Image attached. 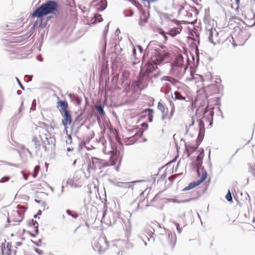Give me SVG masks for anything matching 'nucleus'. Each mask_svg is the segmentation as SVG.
I'll use <instances>...</instances> for the list:
<instances>
[{
    "mask_svg": "<svg viewBox=\"0 0 255 255\" xmlns=\"http://www.w3.org/2000/svg\"><path fill=\"white\" fill-rule=\"evenodd\" d=\"M164 48L165 46H162L152 48L153 51L151 52L150 59L145 65L144 71L143 72L141 70L137 80L132 83L131 86L134 90L141 91L146 88L148 82L152 81L150 74L155 70V65H160L169 57V53L165 52Z\"/></svg>",
    "mask_w": 255,
    "mask_h": 255,
    "instance_id": "obj_1",
    "label": "nucleus"
},
{
    "mask_svg": "<svg viewBox=\"0 0 255 255\" xmlns=\"http://www.w3.org/2000/svg\"><path fill=\"white\" fill-rule=\"evenodd\" d=\"M59 3L54 0H47L37 7L30 16L32 17H37L42 20L44 16L50 14L56 15L59 13Z\"/></svg>",
    "mask_w": 255,
    "mask_h": 255,
    "instance_id": "obj_2",
    "label": "nucleus"
},
{
    "mask_svg": "<svg viewBox=\"0 0 255 255\" xmlns=\"http://www.w3.org/2000/svg\"><path fill=\"white\" fill-rule=\"evenodd\" d=\"M119 153H111L110 156L111 162L108 163L105 160L100 159L97 157H92L91 160L89 161L88 165L87 171L91 173V171H95L97 169H101L102 168L107 166L109 165H114L119 158Z\"/></svg>",
    "mask_w": 255,
    "mask_h": 255,
    "instance_id": "obj_3",
    "label": "nucleus"
},
{
    "mask_svg": "<svg viewBox=\"0 0 255 255\" xmlns=\"http://www.w3.org/2000/svg\"><path fill=\"white\" fill-rule=\"evenodd\" d=\"M171 65L172 74L178 78L183 76L188 68L187 66L184 65V58L182 56L176 57Z\"/></svg>",
    "mask_w": 255,
    "mask_h": 255,
    "instance_id": "obj_4",
    "label": "nucleus"
},
{
    "mask_svg": "<svg viewBox=\"0 0 255 255\" xmlns=\"http://www.w3.org/2000/svg\"><path fill=\"white\" fill-rule=\"evenodd\" d=\"M108 242L106 237H101L95 242L93 248L100 254H102L108 249Z\"/></svg>",
    "mask_w": 255,
    "mask_h": 255,
    "instance_id": "obj_5",
    "label": "nucleus"
},
{
    "mask_svg": "<svg viewBox=\"0 0 255 255\" xmlns=\"http://www.w3.org/2000/svg\"><path fill=\"white\" fill-rule=\"evenodd\" d=\"M47 132L48 133V134L47 133H43L40 135L41 140L44 144V145H43V148L46 152L48 151V148L46 146V144L48 145L51 144L53 147H54L56 143L55 137L50 136V133L48 131Z\"/></svg>",
    "mask_w": 255,
    "mask_h": 255,
    "instance_id": "obj_6",
    "label": "nucleus"
},
{
    "mask_svg": "<svg viewBox=\"0 0 255 255\" xmlns=\"http://www.w3.org/2000/svg\"><path fill=\"white\" fill-rule=\"evenodd\" d=\"M205 34L208 36V40L210 42L216 44L218 41L217 36L218 33L215 28H212L211 25H207L205 28Z\"/></svg>",
    "mask_w": 255,
    "mask_h": 255,
    "instance_id": "obj_7",
    "label": "nucleus"
},
{
    "mask_svg": "<svg viewBox=\"0 0 255 255\" xmlns=\"http://www.w3.org/2000/svg\"><path fill=\"white\" fill-rule=\"evenodd\" d=\"M62 116L64 118V120H62V124L64 126V130L66 132H67V125H70L72 123V119L70 111L68 110L62 113Z\"/></svg>",
    "mask_w": 255,
    "mask_h": 255,
    "instance_id": "obj_8",
    "label": "nucleus"
},
{
    "mask_svg": "<svg viewBox=\"0 0 255 255\" xmlns=\"http://www.w3.org/2000/svg\"><path fill=\"white\" fill-rule=\"evenodd\" d=\"M204 149H202L201 153L196 157V161L194 163V167L196 168L197 174L198 176L200 175V169L202 167L203 163V158L204 157Z\"/></svg>",
    "mask_w": 255,
    "mask_h": 255,
    "instance_id": "obj_9",
    "label": "nucleus"
},
{
    "mask_svg": "<svg viewBox=\"0 0 255 255\" xmlns=\"http://www.w3.org/2000/svg\"><path fill=\"white\" fill-rule=\"evenodd\" d=\"M198 122L199 127V133L197 138H198V142H201L203 139L205 134V129L204 123V121H202L201 119L199 120Z\"/></svg>",
    "mask_w": 255,
    "mask_h": 255,
    "instance_id": "obj_10",
    "label": "nucleus"
},
{
    "mask_svg": "<svg viewBox=\"0 0 255 255\" xmlns=\"http://www.w3.org/2000/svg\"><path fill=\"white\" fill-rule=\"evenodd\" d=\"M143 133V130L142 129H136V132L134 135L131 136L128 138V140L130 142V144H132L135 142L139 138L141 137Z\"/></svg>",
    "mask_w": 255,
    "mask_h": 255,
    "instance_id": "obj_11",
    "label": "nucleus"
},
{
    "mask_svg": "<svg viewBox=\"0 0 255 255\" xmlns=\"http://www.w3.org/2000/svg\"><path fill=\"white\" fill-rule=\"evenodd\" d=\"M198 138H197L196 139V146L194 145H189L187 146L185 144V150L187 152V156L189 157L193 152L196 150V149L198 148L201 142H198Z\"/></svg>",
    "mask_w": 255,
    "mask_h": 255,
    "instance_id": "obj_12",
    "label": "nucleus"
},
{
    "mask_svg": "<svg viewBox=\"0 0 255 255\" xmlns=\"http://www.w3.org/2000/svg\"><path fill=\"white\" fill-rule=\"evenodd\" d=\"M109 23H108L107 25L105 26L104 32H103V39L104 41V44L103 46V50L102 53L103 55H105L106 51V46H107V35L108 34L109 31Z\"/></svg>",
    "mask_w": 255,
    "mask_h": 255,
    "instance_id": "obj_13",
    "label": "nucleus"
},
{
    "mask_svg": "<svg viewBox=\"0 0 255 255\" xmlns=\"http://www.w3.org/2000/svg\"><path fill=\"white\" fill-rule=\"evenodd\" d=\"M32 141L34 143V148L35 149V154L41 156V153H38L41 149V144L38 137L34 136L32 139Z\"/></svg>",
    "mask_w": 255,
    "mask_h": 255,
    "instance_id": "obj_14",
    "label": "nucleus"
},
{
    "mask_svg": "<svg viewBox=\"0 0 255 255\" xmlns=\"http://www.w3.org/2000/svg\"><path fill=\"white\" fill-rule=\"evenodd\" d=\"M57 106L60 108V112H64L69 110L68 104L66 100H59L57 102Z\"/></svg>",
    "mask_w": 255,
    "mask_h": 255,
    "instance_id": "obj_15",
    "label": "nucleus"
},
{
    "mask_svg": "<svg viewBox=\"0 0 255 255\" xmlns=\"http://www.w3.org/2000/svg\"><path fill=\"white\" fill-rule=\"evenodd\" d=\"M178 10V14H183L185 11H188L189 8H190V5L188 4L186 1L182 3L179 5Z\"/></svg>",
    "mask_w": 255,
    "mask_h": 255,
    "instance_id": "obj_16",
    "label": "nucleus"
},
{
    "mask_svg": "<svg viewBox=\"0 0 255 255\" xmlns=\"http://www.w3.org/2000/svg\"><path fill=\"white\" fill-rule=\"evenodd\" d=\"M182 29V27L181 26H180L178 27H175L173 28H171L168 32V34L170 35L172 37H174L176 36L177 34H179L180 32L181 31Z\"/></svg>",
    "mask_w": 255,
    "mask_h": 255,
    "instance_id": "obj_17",
    "label": "nucleus"
},
{
    "mask_svg": "<svg viewBox=\"0 0 255 255\" xmlns=\"http://www.w3.org/2000/svg\"><path fill=\"white\" fill-rule=\"evenodd\" d=\"M117 221L120 222V219L119 218L118 214H112V216L110 217V220L109 225L110 226H113L115 225Z\"/></svg>",
    "mask_w": 255,
    "mask_h": 255,
    "instance_id": "obj_18",
    "label": "nucleus"
},
{
    "mask_svg": "<svg viewBox=\"0 0 255 255\" xmlns=\"http://www.w3.org/2000/svg\"><path fill=\"white\" fill-rule=\"evenodd\" d=\"M202 173L201 178L196 181L199 185L203 183L207 179L208 176V173L205 170H204V167L202 168Z\"/></svg>",
    "mask_w": 255,
    "mask_h": 255,
    "instance_id": "obj_19",
    "label": "nucleus"
},
{
    "mask_svg": "<svg viewBox=\"0 0 255 255\" xmlns=\"http://www.w3.org/2000/svg\"><path fill=\"white\" fill-rule=\"evenodd\" d=\"M28 225L29 227H33L34 229V232L36 234L38 233V224L36 220L32 219L31 221L28 223Z\"/></svg>",
    "mask_w": 255,
    "mask_h": 255,
    "instance_id": "obj_20",
    "label": "nucleus"
},
{
    "mask_svg": "<svg viewBox=\"0 0 255 255\" xmlns=\"http://www.w3.org/2000/svg\"><path fill=\"white\" fill-rule=\"evenodd\" d=\"M14 213L16 214L18 217V218L16 219V220L14 221L16 222H18V223H20L22 221L24 218V211H20L17 210L15 212H14Z\"/></svg>",
    "mask_w": 255,
    "mask_h": 255,
    "instance_id": "obj_21",
    "label": "nucleus"
},
{
    "mask_svg": "<svg viewBox=\"0 0 255 255\" xmlns=\"http://www.w3.org/2000/svg\"><path fill=\"white\" fill-rule=\"evenodd\" d=\"M95 107L99 114L102 117L105 115L104 106L102 105H95Z\"/></svg>",
    "mask_w": 255,
    "mask_h": 255,
    "instance_id": "obj_22",
    "label": "nucleus"
},
{
    "mask_svg": "<svg viewBox=\"0 0 255 255\" xmlns=\"http://www.w3.org/2000/svg\"><path fill=\"white\" fill-rule=\"evenodd\" d=\"M199 185V184L197 183V181H194L190 183L186 187H185L184 188L182 189L183 191H186L189 190H191L195 187Z\"/></svg>",
    "mask_w": 255,
    "mask_h": 255,
    "instance_id": "obj_23",
    "label": "nucleus"
},
{
    "mask_svg": "<svg viewBox=\"0 0 255 255\" xmlns=\"http://www.w3.org/2000/svg\"><path fill=\"white\" fill-rule=\"evenodd\" d=\"M6 241H4L5 242ZM1 252L2 253V255H11V250L9 249H5V243H2L1 245Z\"/></svg>",
    "mask_w": 255,
    "mask_h": 255,
    "instance_id": "obj_24",
    "label": "nucleus"
},
{
    "mask_svg": "<svg viewBox=\"0 0 255 255\" xmlns=\"http://www.w3.org/2000/svg\"><path fill=\"white\" fill-rule=\"evenodd\" d=\"M149 16V13H147V16L145 17H142V16H140L139 20L138 22V24L140 26H142L144 25L145 23H147L148 21V19Z\"/></svg>",
    "mask_w": 255,
    "mask_h": 255,
    "instance_id": "obj_25",
    "label": "nucleus"
},
{
    "mask_svg": "<svg viewBox=\"0 0 255 255\" xmlns=\"http://www.w3.org/2000/svg\"><path fill=\"white\" fill-rule=\"evenodd\" d=\"M157 65H155V69L153 71V72L150 74L152 77V81H150L152 83L153 82V79H157L158 78L159 75H160V72L157 70L156 66Z\"/></svg>",
    "mask_w": 255,
    "mask_h": 255,
    "instance_id": "obj_26",
    "label": "nucleus"
},
{
    "mask_svg": "<svg viewBox=\"0 0 255 255\" xmlns=\"http://www.w3.org/2000/svg\"><path fill=\"white\" fill-rule=\"evenodd\" d=\"M161 80L169 81L173 84H175L177 82V80L176 79L169 76H164L161 78Z\"/></svg>",
    "mask_w": 255,
    "mask_h": 255,
    "instance_id": "obj_27",
    "label": "nucleus"
},
{
    "mask_svg": "<svg viewBox=\"0 0 255 255\" xmlns=\"http://www.w3.org/2000/svg\"><path fill=\"white\" fill-rule=\"evenodd\" d=\"M172 98L174 100H186V97L182 96L181 94L179 93V92L176 91L174 92V98L172 97Z\"/></svg>",
    "mask_w": 255,
    "mask_h": 255,
    "instance_id": "obj_28",
    "label": "nucleus"
},
{
    "mask_svg": "<svg viewBox=\"0 0 255 255\" xmlns=\"http://www.w3.org/2000/svg\"><path fill=\"white\" fill-rule=\"evenodd\" d=\"M85 112V109H83L82 110H81L80 114H79L75 118V123H78L80 122L81 121H82V120H83L82 116Z\"/></svg>",
    "mask_w": 255,
    "mask_h": 255,
    "instance_id": "obj_29",
    "label": "nucleus"
},
{
    "mask_svg": "<svg viewBox=\"0 0 255 255\" xmlns=\"http://www.w3.org/2000/svg\"><path fill=\"white\" fill-rule=\"evenodd\" d=\"M142 182V181L139 180V181H134L129 182H122V184H125V185H128V188H130L131 189H133L135 183H137V182Z\"/></svg>",
    "mask_w": 255,
    "mask_h": 255,
    "instance_id": "obj_30",
    "label": "nucleus"
},
{
    "mask_svg": "<svg viewBox=\"0 0 255 255\" xmlns=\"http://www.w3.org/2000/svg\"><path fill=\"white\" fill-rule=\"evenodd\" d=\"M157 109L161 112L162 114L166 113L165 112V109L164 105L160 102L158 103Z\"/></svg>",
    "mask_w": 255,
    "mask_h": 255,
    "instance_id": "obj_31",
    "label": "nucleus"
},
{
    "mask_svg": "<svg viewBox=\"0 0 255 255\" xmlns=\"http://www.w3.org/2000/svg\"><path fill=\"white\" fill-rule=\"evenodd\" d=\"M225 198L228 201L233 202V198L230 190H228V191L225 196Z\"/></svg>",
    "mask_w": 255,
    "mask_h": 255,
    "instance_id": "obj_32",
    "label": "nucleus"
},
{
    "mask_svg": "<svg viewBox=\"0 0 255 255\" xmlns=\"http://www.w3.org/2000/svg\"><path fill=\"white\" fill-rule=\"evenodd\" d=\"M131 3L138 8L139 10L142 8L141 4H140V3L136 0H133Z\"/></svg>",
    "mask_w": 255,
    "mask_h": 255,
    "instance_id": "obj_33",
    "label": "nucleus"
},
{
    "mask_svg": "<svg viewBox=\"0 0 255 255\" xmlns=\"http://www.w3.org/2000/svg\"><path fill=\"white\" fill-rule=\"evenodd\" d=\"M143 113H148V116H153V114L154 113V110L152 109L147 108L144 110Z\"/></svg>",
    "mask_w": 255,
    "mask_h": 255,
    "instance_id": "obj_34",
    "label": "nucleus"
},
{
    "mask_svg": "<svg viewBox=\"0 0 255 255\" xmlns=\"http://www.w3.org/2000/svg\"><path fill=\"white\" fill-rule=\"evenodd\" d=\"M124 13L125 16L126 17L131 16L133 14V11L131 9L125 10Z\"/></svg>",
    "mask_w": 255,
    "mask_h": 255,
    "instance_id": "obj_35",
    "label": "nucleus"
},
{
    "mask_svg": "<svg viewBox=\"0 0 255 255\" xmlns=\"http://www.w3.org/2000/svg\"><path fill=\"white\" fill-rule=\"evenodd\" d=\"M173 224L175 225L176 227V230L177 231V232L180 234L181 233V231L182 230V229L180 227V225L178 223H177V222H175V221H174L173 222Z\"/></svg>",
    "mask_w": 255,
    "mask_h": 255,
    "instance_id": "obj_36",
    "label": "nucleus"
},
{
    "mask_svg": "<svg viewBox=\"0 0 255 255\" xmlns=\"http://www.w3.org/2000/svg\"><path fill=\"white\" fill-rule=\"evenodd\" d=\"M189 10H190L191 12H193L196 15H197L199 13L198 9L195 6H191L189 8Z\"/></svg>",
    "mask_w": 255,
    "mask_h": 255,
    "instance_id": "obj_37",
    "label": "nucleus"
},
{
    "mask_svg": "<svg viewBox=\"0 0 255 255\" xmlns=\"http://www.w3.org/2000/svg\"><path fill=\"white\" fill-rule=\"evenodd\" d=\"M103 18L102 17V15L101 14H97L95 16V20L97 22H100L102 21Z\"/></svg>",
    "mask_w": 255,
    "mask_h": 255,
    "instance_id": "obj_38",
    "label": "nucleus"
},
{
    "mask_svg": "<svg viewBox=\"0 0 255 255\" xmlns=\"http://www.w3.org/2000/svg\"><path fill=\"white\" fill-rule=\"evenodd\" d=\"M183 14L187 16L188 17H191L192 16V13L190 10H189L188 11H185Z\"/></svg>",
    "mask_w": 255,
    "mask_h": 255,
    "instance_id": "obj_39",
    "label": "nucleus"
},
{
    "mask_svg": "<svg viewBox=\"0 0 255 255\" xmlns=\"http://www.w3.org/2000/svg\"><path fill=\"white\" fill-rule=\"evenodd\" d=\"M159 33L163 36L165 41H166L168 39V36L166 35V33L162 29L160 30Z\"/></svg>",
    "mask_w": 255,
    "mask_h": 255,
    "instance_id": "obj_40",
    "label": "nucleus"
},
{
    "mask_svg": "<svg viewBox=\"0 0 255 255\" xmlns=\"http://www.w3.org/2000/svg\"><path fill=\"white\" fill-rule=\"evenodd\" d=\"M139 10L141 13L140 16H142V17H145L147 16V14H146L145 10L143 9L142 8L140 9Z\"/></svg>",
    "mask_w": 255,
    "mask_h": 255,
    "instance_id": "obj_41",
    "label": "nucleus"
},
{
    "mask_svg": "<svg viewBox=\"0 0 255 255\" xmlns=\"http://www.w3.org/2000/svg\"><path fill=\"white\" fill-rule=\"evenodd\" d=\"M40 169V167L39 165H36V166H35V167L34 168V173L33 174V177H36V174L39 171Z\"/></svg>",
    "mask_w": 255,
    "mask_h": 255,
    "instance_id": "obj_42",
    "label": "nucleus"
},
{
    "mask_svg": "<svg viewBox=\"0 0 255 255\" xmlns=\"http://www.w3.org/2000/svg\"><path fill=\"white\" fill-rule=\"evenodd\" d=\"M9 178H10L9 176H4L0 179V183H3L6 181H7L9 180Z\"/></svg>",
    "mask_w": 255,
    "mask_h": 255,
    "instance_id": "obj_43",
    "label": "nucleus"
},
{
    "mask_svg": "<svg viewBox=\"0 0 255 255\" xmlns=\"http://www.w3.org/2000/svg\"><path fill=\"white\" fill-rule=\"evenodd\" d=\"M211 111H210L209 114L207 116H208L210 119H213V117H214V112L213 110L215 109V108H211Z\"/></svg>",
    "mask_w": 255,
    "mask_h": 255,
    "instance_id": "obj_44",
    "label": "nucleus"
},
{
    "mask_svg": "<svg viewBox=\"0 0 255 255\" xmlns=\"http://www.w3.org/2000/svg\"><path fill=\"white\" fill-rule=\"evenodd\" d=\"M66 134L67 135V137H68V139L66 140V143L67 144H71L72 143V136L71 135H69L68 134V132H66Z\"/></svg>",
    "mask_w": 255,
    "mask_h": 255,
    "instance_id": "obj_45",
    "label": "nucleus"
},
{
    "mask_svg": "<svg viewBox=\"0 0 255 255\" xmlns=\"http://www.w3.org/2000/svg\"><path fill=\"white\" fill-rule=\"evenodd\" d=\"M36 100L35 99H34L32 102V105H31V107L30 110L35 111V108H36Z\"/></svg>",
    "mask_w": 255,
    "mask_h": 255,
    "instance_id": "obj_46",
    "label": "nucleus"
},
{
    "mask_svg": "<svg viewBox=\"0 0 255 255\" xmlns=\"http://www.w3.org/2000/svg\"><path fill=\"white\" fill-rule=\"evenodd\" d=\"M209 88L210 89H214L215 90V92H218L219 91V89L217 87V86L216 85V84H212V85H211L210 86H209Z\"/></svg>",
    "mask_w": 255,
    "mask_h": 255,
    "instance_id": "obj_47",
    "label": "nucleus"
},
{
    "mask_svg": "<svg viewBox=\"0 0 255 255\" xmlns=\"http://www.w3.org/2000/svg\"><path fill=\"white\" fill-rule=\"evenodd\" d=\"M78 7L79 9H80L82 10V12L83 13H85L87 10V7L84 6H82L81 5H78Z\"/></svg>",
    "mask_w": 255,
    "mask_h": 255,
    "instance_id": "obj_48",
    "label": "nucleus"
},
{
    "mask_svg": "<svg viewBox=\"0 0 255 255\" xmlns=\"http://www.w3.org/2000/svg\"><path fill=\"white\" fill-rule=\"evenodd\" d=\"M209 106H207L203 110V116H206V114L210 111L211 110V109H209Z\"/></svg>",
    "mask_w": 255,
    "mask_h": 255,
    "instance_id": "obj_49",
    "label": "nucleus"
},
{
    "mask_svg": "<svg viewBox=\"0 0 255 255\" xmlns=\"http://www.w3.org/2000/svg\"><path fill=\"white\" fill-rule=\"evenodd\" d=\"M174 113V107L173 106V107L172 108L171 110V111H170V115H169V116L168 118L169 120H171V119L172 118V116L173 115Z\"/></svg>",
    "mask_w": 255,
    "mask_h": 255,
    "instance_id": "obj_50",
    "label": "nucleus"
},
{
    "mask_svg": "<svg viewBox=\"0 0 255 255\" xmlns=\"http://www.w3.org/2000/svg\"><path fill=\"white\" fill-rule=\"evenodd\" d=\"M166 177V174L165 173H163L161 176L159 177V178L157 180V183H158L161 180H163Z\"/></svg>",
    "mask_w": 255,
    "mask_h": 255,
    "instance_id": "obj_51",
    "label": "nucleus"
},
{
    "mask_svg": "<svg viewBox=\"0 0 255 255\" xmlns=\"http://www.w3.org/2000/svg\"><path fill=\"white\" fill-rule=\"evenodd\" d=\"M90 105V103L89 101V99L87 97H85V109L86 110V108L87 106H89Z\"/></svg>",
    "mask_w": 255,
    "mask_h": 255,
    "instance_id": "obj_52",
    "label": "nucleus"
},
{
    "mask_svg": "<svg viewBox=\"0 0 255 255\" xmlns=\"http://www.w3.org/2000/svg\"><path fill=\"white\" fill-rule=\"evenodd\" d=\"M41 241H42L41 239H39L38 242H34V241L31 240V242L33 243V244L37 247H39L40 246V243H41Z\"/></svg>",
    "mask_w": 255,
    "mask_h": 255,
    "instance_id": "obj_53",
    "label": "nucleus"
},
{
    "mask_svg": "<svg viewBox=\"0 0 255 255\" xmlns=\"http://www.w3.org/2000/svg\"><path fill=\"white\" fill-rule=\"evenodd\" d=\"M194 200H195L194 198H191L185 199L184 200H182L181 201H179L178 203H186V202H190V201Z\"/></svg>",
    "mask_w": 255,
    "mask_h": 255,
    "instance_id": "obj_54",
    "label": "nucleus"
},
{
    "mask_svg": "<svg viewBox=\"0 0 255 255\" xmlns=\"http://www.w3.org/2000/svg\"><path fill=\"white\" fill-rule=\"evenodd\" d=\"M34 251L35 252L39 255H42L43 254V251L38 248H34Z\"/></svg>",
    "mask_w": 255,
    "mask_h": 255,
    "instance_id": "obj_55",
    "label": "nucleus"
},
{
    "mask_svg": "<svg viewBox=\"0 0 255 255\" xmlns=\"http://www.w3.org/2000/svg\"><path fill=\"white\" fill-rule=\"evenodd\" d=\"M16 79V81L18 84V85H19L20 88L22 89V90H24V86L21 84V82H20L19 80L18 79V78L16 77L15 78Z\"/></svg>",
    "mask_w": 255,
    "mask_h": 255,
    "instance_id": "obj_56",
    "label": "nucleus"
},
{
    "mask_svg": "<svg viewBox=\"0 0 255 255\" xmlns=\"http://www.w3.org/2000/svg\"><path fill=\"white\" fill-rule=\"evenodd\" d=\"M220 99V97L216 98V105L219 106L221 105Z\"/></svg>",
    "mask_w": 255,
    "mask_h": 255,
    "instance_id": "obj_57",
    "label": "nucleus"
},
{
    "mask_svg": "<svg viewBox=\"0 0 255 255\" xmlns=\"http://www.w3.org/2000/svg\"><path fill=\"white\" fill-rule=\"evenodd\" d=\"M34 201H35L36 203H38V204H41L42 205H43V206H45V203H44V202H43V201H41V200H39L35 199V200H34Z\"/></svg>",
    "mask_w": 255,
    "mask_h": 255,
    "instance_id": "obj_58",
    "label": "nucleus"
},
{
    "mask_svg": "<svg viewBox=\"0 0 255 255\" xmlns=\"http://www.w3.org/2000/svg\"><path fill=\"white\" fill-rule=\"evenodd\" d=\"M7 164L10 166H14V167H15L17 168H19L20 167V164H14V163H8Z\"/></svg>",
    "mask_w": 255,
    "mask_h": 255,
    "instance_id": "obj_59",
    "label": "nucleus"
},
{
    "mask_svg": "<svg viewBox=\"0 0 255 255\" xmlns=\"http://www.w3.org/2000/svg\"><path fill=\"white\" fill-rule=\"evenodd\" d=\"M202 119H203L204 121H205L207 122H208L210 119V118L207 116H203L202 117Z\"/></svg>",
    "mask_w": 255,
    "mask_h": 255,
    "instance_id": "obj_60",
    "label": "nucleus"
},
{
    "mask_svg": "<svg viewBox=\"0 0 255 255\" xmlns=\"http://www.w3.org/2000/svg\"><path fill=\"white\" fill-rule=\"evenodd\" d=\"M167 117V113L162 114L161 120L164 121Z\"/></svg>",
    "mask_w": 255,
    "mask_h": 255,
    "instance_id": "obj_61",
    "label": "nucleus"
},
{
    "mask_svg": "<svg viewBox=\"0 0 255 255\" xmlns=\"http://www.w3.org/2000/svg\"><path fill=\"white\" fill-rule=\"evenodd\" d=\"M78 216L79 215L77 213H74V214L72 213L71 215V216L74 219H77L78 217Z\"/></svg>",
    "mask_w": 255,
    "mask_h": 255,
    "instance_id": "obj_62",
    "label": "nucleus"
},
{
    "mask_svg": "<svg viewBox=\"0 0 255 255\" xmlns=\"http://www.w3.org/2000/svg\"><path fill=\"white\" fill-rule=\"evenodd\" d=\"M82 98H77L76 102H77V105L78 106L81 104V103L82 102Z\"/></svg>",
    "mask_w": 255,
    "mask_h": 255,
    "instance_id": "obj_63",
    "label": "nucleus"
},
{
    "mask_svg": "<svg viewBox=\"0 0 255 255\" xmlns=\"http://www.w3.org/2000/svg\"><path fill=\"white\" fill-rule=\"evenodd\" d=\"M141 126L142 128H143L145 129H147L148 128V125L147 123H143L141 124Z\"/></svg>",
    "mask_w": 255,
    "mask_h": 255,
    "instance_id": "obj_64",
    "label": "nucleus"
}]
</instances>
